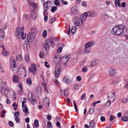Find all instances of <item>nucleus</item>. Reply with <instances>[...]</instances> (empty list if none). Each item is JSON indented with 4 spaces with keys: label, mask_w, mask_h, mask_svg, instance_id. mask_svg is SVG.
Instances as JSON below:
<instances>
[{
    "label": "nucleus",
    "mask_w": 128,
    "mask_h": 128,
    "mask_svg": "<svg viewBox=\"0 0 128 128\" xmlns=\"http://www.w3.org/2000/svg\"><path fill=\"white\" fill-rule=\"evenodd\" d=\"M127 30V28L123 25H120L115 26L112 29L111 33L118 36H123Z\"/></svg>",
    "instance_id": "obj_1"
},
{
    "label": "nucleus",
    "mask_w": 128,
    "mask_h": 128,
    "mask_svg": "<svg viewBox=\"0 0 128 128\" xmlns=\"http://www.w3.org/2000/svg\"><path fill=\"white\" fill-rule=\"evenodd\" d=\"M0 91L2 94L6 97H10L11 96L10 92H11V89L8 87L6 88L0 86Z\"/></svg>",
    "instance_id": "obj_2"
},
{
    "label": "nucleus",
    "mask_w": 128,
    "mask_h": 128,
    "mask_svg": "<svg viewBox=\"0 0 128 128\" xmlns=\"http://www.w3.org/2000/svg\"><path fill=\"white\" fill-rule=\"evenodd\" d=\"M95 42L94 41L91 40L87 42L85 44V47L84 50L85 53L87 54L89 53L91 50V47L94 45Z\"/></svg>",
    "instance_id": "obj_3"
},
{
    "label": "nucleus",
    "mask_w": 128,
    "mask_h": 128,
    "mask_svg": "<svg viewBox=\"0 0 128 128\" xmlns=\"http://www.w3.org/2000/svg\"><path fill=\"white\" fill-rule=\"evenodd\" d=\"M37 33V29L35 28H32L31 30V32H30L27 36V38L28 40H34Z\"/></svg>",
    "instance_id": "obj_4"
},
{
    "label": "nucleus",
    "mask_w": 128,
    "mask_h": 128,
    "mask_svg": "<svg viewBox=\"0 0 128 128\" xmlns=\"http://www.w3.org/2000/svg\"><path fill=\"white\" fill-rule=\"evenodd\" d=\"M53 44L52 39L51 38H49L46 40V42L44 46V48L47 51L49 50L50 46H52Z\"/></svg>",
    "instance_id": "obj_5"
},
{
    "label": "nucleus",
    "mask_w": 128,
    "mask_h": 128,
    "mask_svg": "<svg viewBox=\"0 0 128 128\" xmlns=\"http://www.w3.org/2000/svg\"><path fill=\"white\" fill-rule=\"evenodd\" d=\"M70 57L69 56H68L67 55L64 56L60 60V62L62 64H66L68 60Z\"/></svg>",
    "instance_id": "obj_6"
},
{
    "label": "nucleus",
    "mask_w": 128,
    "mask_h": 128,
    "mask_svg": "<svg viewBox=\"0 0 128 128\" xmlns=\"http://www.w3.org/2000/svg\"><path fill=\"white\" fill-rule=\"evenodd\" d=\"M107 96L108 99L111 101V100L112 101H114L116 98V95L113 92H108V94Z\"/></svg>",
    "instance_id": "obj_7"
},
{
    "label": "nucleus",
    "mask_w": 128,
    "mask_h": 128,
    "mask_svg": "<svg viewBox=\"0 0 128 128\" xmlns=\"http://www.w3.org/2000/svg\"><path fill=\"white\" fill-rule=\"evenodd\" d=\"M116 72V69L111 68H108V72L109 75L110 76H113L115 75Z\"/></svg>",
    "instance_id": "obj_8"
},
{
    "label": "nucleus",
    "mask_w": 128,
    "mask_h": 128,
    "mask_svg": "<svg viewBox=\"0 0 128 128\" xmlns=\"http://www.w3.org/2000/svg\"><path fill=\"white\" fill-rule=\"evenodd\" d=\"M87 16L94 17L97 15L96 12L93 11H90L84 13Z\"/></svg>",
    "instance_id": "obj_9"
},
{
    "label": "nucleus",
    "mask_w": 128,
    "mask_h": 128,
    "mask_svg": "<svg viewBox=\"0 0 128 128\" xmlns=\"http://www.w3.org/2000/svg\"><path fill=\"white\" fill-rule=\"evenodd\" d=\"M29 70L32 72L33 74H36V68L35 64L34 63L31 65L29 68Z\"/></svg>",
    "instance_id": "obj_10"
},
{
    "label": "nucleus",
    "mask_w": 128,
    "mask_h": 128,
    "mask_svg": "<svg viewBox=\"0 0 128 128\" xmlns=\"http://www.w3.org/2000/svg\"><path fill=\"white\" fill-rule=\"evenodd\" d=\"M63 81L66 84H68L72 81V80L70 76H66L63 78Z\"/></svg>",
    "instance_id": "obj_11"
},
{
    "label": "nucleus",
    "mask_w": 128,
    "mask_h": 128,
    "mask_svg": "<svg viewBox=\"0 0 128 128\" xmlns=\"http://www.w3.org/2000/svg\"><path fill=\"white\" fill-rule=\"evenodd\" d=\"M87 17L84 13L81 16L79 20V21L80 22L81 24H82L84 22Z\"/></svg>",
    "instance_id": "obj_12"
},
{
    "label": "nucleus",
    "mask_w": 128,
    "mask_h": 128,
    "mask_svg": "<svg viewBox=\"0 0 128 128\" xmlns=\"http://www.w3.org/2000/svg\"><path fill=\"white\" fill-rule=\"evenodd\" d=\"M24 30V28L23 27H22L20 31V29L19 27H17L16 29L15 34L18 37L19 36V33L23 32Z\"/></svg>",
    "instance_id": "obj_13"
},
{
    "label": "nucleus",
    "mask_w": 128,
    "mask_h": 128,
    "mask_svg": "<svg viewBox=\"0 0 128 128\" xmlns=\"http://www.w3.org/2000/svg\"><path fill=\"white\" fill-rule=\"evenodd\" d=\"M60 67H58L57 65H56L55 68V71L54 72L55 76L56 78H58L60 75Z\"/></svg>",
    "instance_id": "obj_14"
},
{
    "label": "nucleus",
    "mask_w": 128,
    "mask_h": 128,
    "mask_svg": "<svg viewBox=\"0 0 128 128\" xmlns=\"http://www.w3.org/2000/svg\"><path fill=\"white\" fill-rule=\"evenodd\" d=\"M22 110L24 113L25 115L26 116L29 112L27 106L26 105H22Z\"/></svg>",
    "instance_id": "obj_15"
},
{
    "label": "nucleus",
    "mask_w": 128,
    "mask_h": 128,
    "mask_svg": "<svg viewBox=\"0 0 128 128\" xmlns=\"http://www.w3.org/2000/svg\"><path fill=\"white\" fill-rule=\"evenodd\" d=\"M49 100L47 98H45L44 99V103L45 106L47 107H48L50 104Z\"/></svg>",
    "instance_id": "obj_16"
},
{
    "label": "nucleus",
    "mask_w": 128,
    "mask_h": 128,
    "mask_svg": "<svg viewBox=\"0 0 128 128\" xmlns=\"http://www.w3.org/2000/svg\"><path fill=\"white\" fill-rule=\"evenodd\" d=\"M2 46L3 48V50L2 51V55L4 56H6L9 54V53L8 52H7L6 50L4 49V46L3 45H2Z\"/></svg>",
    "instance_id": "obj_17"
},
{
    "label": "nucleus",
    "mask_w": 128,
    "mask_h": 128,
    "mask_svg": "<svg viewBox=\"0 0 128 128\" xmlns=\"http://www.w3.org/2000/svg\"><path fill=\"white\" fill-rule=\"evenodd\" d=\"M98 63V61L97 60H94L90 64L91 66H96Z\"/></svg>",
    "instance_id": "obj_18"
},
{
    "label": "nucleus",
    "mask_w": 128,
    "mask_h": 128,
    "mask_svg": "<svg viewBox=\"0 0 128 128\" xmlns=\"http://www.w3.org/2000/svg\"><path fill=\"white\" fill-rule=\"evenodd\" d=\"M30 8L32 9V10H34L37 6V4L34 2L30 4Z\"/></svg>",
    "instance_id": "obj_19"
},
{
    "label": "nucleus",
    "mask_w": 128,
    "mask_h": 128,
    "mask_svg": "<svg viewBox=\"0 0 128 128\" xmlns=\"http://www.w3.org/2000/svg\"><path fill=\"white\" fill-rule=\"evenodd\" d=\"M48 2H50V1H47L44 4V8L45 11H46L50 7V6H48Z\"/></svg>",
    "instance_id": "obj_20"
},
{
    "label": "nucleus",
    "mask_w": 128,
    "mask_h": 128,
    "mask_svg": "<svg viewBox=\"0 0 128 128\" xmlns=\"http://www.w3.org/2000/svg\"><path fill=\"white\" fill-rule=\"evenodd\" d=\"M12 81L14 82H17L19 81V79L17 76L16 74L12 76Z\"/></svg>",
    "instance_id": "obj_21"
},
{
    "label": "nucleus",
    "mask_w": 128,
    "mask_h": 128,
    "mask_svg": "<svg viewBox=\"0 0 128 128\" xmlns=\"http://www.w3.org/2000/svg\"><path fill=\"white\" fill-rule=\"evenodd\" d=\"M22 54H18L16 56V60L19 62H20L22 60Z\"/></svg>",
    "instance_id": "obj_22"
},
{
    "label": "nucleus",
    "mask_w": 128,
    "mask_h": 128,
    "mask_svg": "<svg viewBox=\"0 0 128 128\" xmlns=\"http://www.w3.org/2000/svg\"><path fill=\"white\" fill-rule=\"evenodd\" d=\"M4 36V30L0 29V38L3 39Z\"/></svg>",
    "instance_id": "obj_23"
},
{
    "label": "nucleus",
    "mask_w": 128,
    "mask_h": 128,
    "mask_svg": "<svg viewBox=\"0 0 128 128\" xmlns=\"http://www.w3.org/2000/svg\"><path fill=\"white\" fill-rule=\"evenodd\" d=\"M12 58L13 57L12 56L11 57L10 59V66L14 65H16L15 61L14 60H12V59H11V58L12 59Z\"/></svg>",
    "instance_id": "obj_24"
},
{
    "label": "nucleus",
    "mask_w": 128,
    "mask_h": 128,
    "mask_svg": "<svg viewBox=\"0 0 128 128\" xmlns=\"http://www.w3.org/2000/svg\"><path fill=\"white\" fill-rule=\"evenodd\" d=\"M28 99L29 100H32V99H34L36 98L34 94L32 93H30L28 94Z\"/></svg>",
    "instance_id": "obj_25"
},
{
    "label": "nucleus",
    "mask_w": 128,
    "mask_h": 128,
    "mask_svg": "<svg viewBox=\"0 0 128 128\" xmlns=\"http://www.w3.org/2000/svg\"><path fill=\"white\" fill-rule=\"evenodd\" d=\"M24 58L27 62H30L29 56L28 54H26L24 56Z\"/></svg>",
    "instance_id": "obj_26"
},
{
    "label": "nucleus",
    "mask_w": 128,
    "mask_h": 128,
    "mask_svg": "<svg viewBox=\"0 0 128 128\" xmlns=\"http://www.w3.org/2000/svg\"><path fill=\"white\" fill-rule=\"evenodd\" d=\"M20 35H21L22 38L23 40H24L26 38V34L24 32L20 33L19 36H20Z\"/></svg>",
    "instance_id": "obj_27"
},
{
    "label": "nucleus",
    "mask_w": 128,
    "mask_h": 128,
    "mask_svg": "<svg viewBox=\"0 0 128 128\" xmlns=\"http://www.w3.org/2000/svg\"><path fill=\"white\" fill-rule=\"evenodd\" d=\"M71 10L72 12L74 14H76L77 12V8L76 6H73L72 7V8Z\"/></svg>",
    "instance_id": "obj_28"
},
{
    "label": "nucleus",
    "mask_w": 128,
    "mask_h": 128,
    "mask_svg": "<svg viewBox=\"0 0 128 128\" xmlns=\"http://www.w3.org/2000/svg\"><path fill=\"white\" fill-rule=\"evenodd\" d=\"M89 125L90 128H94L95 126V124L93 120H92L90 122Z\"/></svg>",
    "instance_id": "obj_29"
},
{
    "label": "nucleus",
    "mask_w": 128,
    "mask_h": 128,
    "mask_svg": "<svg viewBox=\"0 0 128 128\" xmlns=\"http://www.w3.org/2000/svg\"><path fill=\"white\" fill-rule=\"evenodd\" d=\"M76 28L74 26H73L72 27L71 29V32L72 34H74L76 32Z\"/></svg>",
    "instance_id": "obj_30"
},
{
    "label": "nucleus",
    "mask_w": 128,
    "mask_h": 128,
    "mask_svg": "<svg viewBox=\"0 0 128 128\" xmlns=\"http://www.w3.org/2000/svg\"><path fill=\"white\" fill-rule=\"evenodd\" d=\"M26 82L27 84L31 85L32 84V82L30 78H28L26 80Z\"/></svg>",
    "instance_id": "obj_31"
},
{
    "label": "nucleus",
    "mask_w": 128,
    "mask_h": 128,
    "mask_svg": "<svg viewBox=\"0 0 128 128\" xmlns=\"http://www.w3.org/2000/svg\"><path fill=\"white\" fill-rule=\"evenodd\" d=\"M23 48L26 50H28L30 48L29 45L27 44H24L23 45Z\"/></svg>",
    "instance_id": "obj_32"
},
{
    "label": "nucleus",
    "mask_w": 128,
    "mask_h": 128,
    "mask_svg": "<svg viewBox=\"0 0 128 128\" xmlns=\"http://www.w3.org/2000/svg\"><path fill=\"white\" fill-rule=\"evenodd\" d=\"M114 2L115 4V6L116 7L117 6H120V4L119 0H115Z\"/></svg>",
    "instance_id": "obj_33"
},
{
    "label": "nucleus",
    "mask_w": 128,
    "mask_h": 128,
    "mask_svg": "<svg viewBox=\"0 0 128 128\" xmlns=\"http://www.w3.org/2000/svg\"><path fill=\"white\" fill-rule=\"evenodd\" d=\"M64 95L65 96H67L69 94L68 90L66 89L64 90Z\"/></svg>",
    "instance_id": "obj_34"
},
{
    "label": "nucleus",
    "mask_w": 128,
    "mask_h": 128,
    "mask_svg": "<svg viewBox=\"0 0 128 128\" xmlns=\"http://www.w3.org/2000/svg\"><path fill=\"white\" fill-rule=\"evenodd\" d=\"M30 103L32 104H35L36 102V98L32 99L31 100H29Z\"/></svg>",
    "instance_id": "obj_35"
},
{
    "label": "nucleus",
    "mask_w": 128,
    "mask_h": 128,
    "mask_svg": "<svg viewBox=\"0 0 128 128\" xmlns=\"http://www.w3.org/2000/svg\"><path fill=\"white\" fill-rule=\"evenodd\" d=\"M88 68L86 66L83 67L82 69V70L84 72H86L88 71Z\"/></svg>",
    "instance_id": "obj_36"
},
{
    "label": "nucleus",
    "mask_w": 128,
    "mask_h": 128,
    "mask_svg": "<svg viewBox=\"0 0 128 128\" xmlns=\"http://www.w3.org/2000/svg\"><path fill=\"white\" fill-rule=\"evenodd\" d=\"M80 86L78 84H75L74 86V88L75 90H78L79 89L80 87Z\"/></svg>",
    "instance_id": "obj_37"
},
{
    "label": "nucleus",
    "mask_w": 128,
    "mask_h": 128,
    "mask_svg": "<svg viewBox=\"0 0 128 128\" xmlns=\"http://www.w3.org/2000/svg\"><path fill=\"white\" fill-rule=\"evenodd\" d=\"M16 65H14L10 66L11 69L13 72H15L16 69Z\"/></svg>",
    "instance_id": "obj_38"
},
{
    "label": "nucleus",
    "mask_w": 128,
    "mask_h": 128,
    "mask_svg": "<svg viewBox=\"0 0 128 128\" xmlns=\"http://www.w3.org/2000/svg\"><path fill=\"white\" fill-rule=\"evenodd\" d=\"M47 34V31L46 30H44L42 34V36L44 37H45L46 36Z\"/></svg>",
    "instance_id": "obj_39"
},
{
    "label": "nucleus",
    "mask_w": 128,
    "mask_h": 128,
    "mask_svg": "<svg viewBox=\"0 0 128 128\" xmlns=\"http://www.w3.org/2000/svg\"><path fill=\"white\" fill-rule=\"evenodd\" d=\"M110 102L111 101L108 100L106 104V106L108 107H109L111 104Z\"/></svg>",
    "instance_id": "obj_40"
},
{
    "label": "nucleus",
    "mask_w": 128,
    "mask_h": 128,
    "mask_svg": "<svg viewBox=\"0 0 128 128\" xmlns=\"http://www.w3.org/2000/svg\"><path fill=\"white\" fill-rule=\"evenodd\" d=\"M57 7L56 6H52V9H51V11L54 12H55L57 10Z\"/></svg>",
    "instance_id": "obj_41"
},
{
    "label": "nucleus",
    "mask_w": 128,
    "mask_h": 128,
    "mask_svg": "<svg viewBox=\"0 0 128 128\" xmlns=\"http://www.w3.org/2000/svg\"><path fill=\"white\" fill-rule=\"evenodd\" d=\"M34 124L35 126H39L38 121L37 120H35L34 121Z\"/></svg>",
    "instance_id": "obj_42"
},
{
    "label": "nucleus",
    "mask_w": 128,
    "mask_h": 128,
    "mask_svg": "<svg viewBox=\"0 0 128 128\" xmlns=\"http://www.w3.org/2000/svg\"><path fill=\"white\" fill-rule=\"evenodd\" d=\"M22 105H25L24 104L26 103V98H23L22 99Z\"/></svg>",
    "instance_id": "obj_43"
},
{
    "label": "nucleus",
    "mask_w": 128,
    "mask_h": 128,
    "mask_svg": "<svg viewBox=\"0 0 128 128\" xmlns=\"http://www.w3.org/2000/svg\"><path fill=\"white\" fill-rule=\"evenodd\" d=\"M73 103L74 106L76 110V112H77L78 111L77 107L75 101H74Z\"/></svg>",
    "instance_id": "obj_44"
},
{
    "label": "nucleus",
    "mask_w": 128,
    "mask_h": 128,
    "mask_svg": "<svg viewBox=\"0 0 128 128\" xmlns=\"http://www.w3.org/2000/svg\"><path fill=\"white\" fill-rule=\"evenodd\" d=\"M121 120L123 121H127L128 120V118L127 117H122Z\"/></svg>",
    "instance_id": "obj_45"
},
{
    "label": "nucleus",
    "mask_w": 128,
    "mask_h": 128,
    "mask_svg": "<svg viewBox=\"0 0 128 128\" xmlns=\"http://www.w3.org/2000/svg\"><path fill=\"white\" fill-rule=\"evenodd\" d=\"M128 100L126 98H124L122 100V101L123 103H126L128 102Z\"/></svg>",
    "instance_id": "obj_46"
},
{
    "label": "nucleus",
    "mask_w": 128,
    "mask_h": 128,
    "mask_svg": "<svg viewBox=\"0 0 128 128\" xmlns=\"http://www.w3.org/2000/svg\"><path fill=\"white\" fill-rule=\"evenodd\" d=\"M110 118L109 119V120L110 121H112L115 118V117L113 116L112 115H110Z\"/></svg>",
    "instance_id": "obj_47"
},
{
    "label": "nucleus",
    "mask_w": 128,
    "mask_h": 128,
    "mask_svg": "<svg viewBox=\"0 0 128 128\" xmlns=\"http://www.w3.org/2000/svg\"><path fill=\"white\" fill-rule=\"evenodd\" d=\"M19 114L20 113L18 111L15 112L14 114V117H18V116Z\"/></svg>",
    "instance_id": "obj_48"
},
{
    "label": "nucleus",
    "mask_w": 128,
    "mask_h": 128,
    "mask_svg": "<svg viewBox=\"0 0 128 128\" xmlns=\"http://www.w3.org/2000/svg\"><path fill=\"white\" fill-rule=\"evenodd\" d=\"M12 96L14 98V99H16V92L14 91H13L12 92Z\"/></svg>",
    "instance_id": "obj_49"
},
{
    "label": "nucleus",
    "mask_w": 128,
    "mask_h": 128,
    "mask_svg": "<svg viewBox=\"0 0 128 128\" xmlns=\"http://www.w3.org/2000/svg\"><path fill=\"white\" fill-rule=\"evenodd\" d=\"M54 4L56 5L59 6L60 5V3L59 2V1L58 0H56L54 1Z\"/></svg>",
    "instance_id": "obj_50"
},
{
    "label": "nucleus",
    "mask_w": 128,
    "mask_h": 128,
    "mask_svg": "<svg viewBox=\"0 0 128 128\" xmlns=\"http://www.w3.org/2000/svg\"><path fill=\"white\" fill-rule=\"evenodd\" d=\"M48 128H52V123L50 122H48Z\"/></svg>",
    "instance_id": "obj_51"
},
{
    "label": "nucleus",
    "mask_w": 128,
    "mask_h": 128,
    "mask_svg": "<svg viewBox=\"0 0 128 128\" xmlns=\"http://www.w3.org/2000/svg\"><path fill=\"white\" fill-rule=\"evenodd\" d=\"M40 57L41 58H43L44 57V54L43 52H40L39 54Z\"/></svg>",
    "instance_id": "obj_52"
},
{
    "label": "nucleus",
    "mask_w": 128,
    "mask_h": 128,
    "mask_svg": "<svg viewBox=\"0 0 128 128\" xmlns=\"http://www.w3.org/2000/svg\"><path fill=\"white\" fill-rule=\"evenodd\" d=\"M44 63L45 64V66L47 68H49L50 67V66L49 64H48V62H44Z\"/></svg>",
    "instance_id": "obj_53"
},
{
    "label": "nucleus",
    "mask_w": 128,
    "mask_h": 128,
    "mask_svg": "<svg viewBox=\"0 0 128 128\" xmlns=\"http://www.w3.org/2000/svg\"><path fill=\"white\" fill-rule=\"evenodd\" d=\"M36 14L35 12H34L32 15V17L33 19H34L36 18Z\"/></svg>",
    "instance_id": "obj_54"
},
{
    "label": "nucleus",
    "mask_w": 128,
    "mask_h": 128,
    "mask_svg": "<svg viewBox=\"0 0 128 128\" xmlns=\"http://www.w3.org/2000/svg\"><path fill=\"white\" fill-rule=\"evenodd\" d=\"M80 24H81L80 22L79 21L76 22L74 23L75 25L76 26H78Z\"/></svg>",
    "instance_id": "obj_55"
},
{
    "label": "nucleus",
    "mask_w": 128,
    "mask_h": 128,
    "mask_svg": "<svg viewBox=\"0 0 128 128\" xmlns=\"http://www.w3.org/2000/svg\"><path fill=\"white\" fill-rule=\"evenodd\" d=\"M9 125L10 127H13L14 126V124L11 121H9L8 122Z\"/></svg>",
    "instance_id": "obj_56"
},
{
    "label": "nucleus",
    "mask_w": 128,
    "mask_h": 128,
    "mask_svg": "<svg viewBox=\"0 0 128 128\" xmlns=\"http://www.w3.org/2000/svg\"><path fill=\"white\" fill-rule=\"evenodd\" d=\"M36 93H39V94L40 95L41 94V89H40L38 90H37L36 91Z\"/></svg>",
    "instance_id": "obj_57"
},
{
    "label": "nucleus",
    "mask_w": 128,
    "mask_h": 128,
    "mask_svg": "<svg viewBox=\"0 0 128 128\" xmlns=\"http://www.w3.org/2000/svg\"><path fill=\"white\" fill-rule=\"evenodd\" d=\"M62 50V48L60 47L58 48L57 50V52L58 53H60Z\"/></svg>",
    "instance_id": "obj_58"
},
{
    "label": "nucleus",
    "mask_w": 128,
    "mask_h": 128,
    "mask_svg": "<svg viewBox=\"0 0 128 128\" xmlns=\"http://www.w3.org/2000/svg\"><path fill=\"white\" fill-rule=\"evenodd\" d=\"M94 109L93 108H91L90 109L89 112L90 114H92L94 112Z\"/></svg>",
    "instance_id": "obj_59"
},
{
    "label": "nucleus",
    "mask_w": 128,
    "mask_h": 128,
    "mask_svg": "<svg viewBox=\"0 0 128 128\" xmlns=\"http://www.w3.org/2000/svg\"><path fill=\"white\" fill-rule=\"evenodd\" d=\"M86 97V95L85 94H83L81 96L80 99L81 100H84Z\"/></svg>",
    "instance_id": "obj_60"
},
{
    "label": "nucleus",
    "mask_w": 128,
    "mask_h": 128,
    "mask_svg": "<svg viewBox=\"0 0 128 128\" xmlns=\"http://www.w3.org/2000/svg\"><path fill=\"white\" fill-rule=\"evenodd\" d=\"M16 123H19V120L18 117H14Z\"/></svg>",
    "instance_id": "obj_61"
},
{
    "label": "nucleus",
    "mask_w": 128,
    "mask_h": 128,
    "mask_svg": "<svg viewBox=\"0 0 128 128\" xmlns=\"http://www.w3.org/2000/svg\"><path fill=\"white\" fill-rule=\"evenodd\" d=\"M56 20V18H52L50 20V23L51 24L53 22H54Z\"/></svg>",
    "instance_id": "obj_62"
},
{
    "label": "nucleus",
    "mask_w": 128,
    "mask_h": 128,
    "mask_svg": "<svg viewBox=\"0 0 128 128\" xmlns=\"http://www.w3.org/2000/svg\"><path fill=\"white\" fill-rule=\"evenodd\" d=\"M126 84L125 86V88H128V79L126 80Z\"/></svg>",
    "instance_id": "obj_63"
},
{
    "label": "nucleus",
    "mask_w": 128,
    "mask_h": 128,
    "mask_svg": "<svg viewBox=\"0 0 128 128\" xmlns=\"http://www.w3.org/2000/svg\"><path fill=\"white\" fill-rule=\"evenodd\" d=\"M19 68H23L24 70H26V68H24V66L23 64H20L19 67Z\"/></svg>",
    "instance_id": "obj_64"
}]
</instances>
